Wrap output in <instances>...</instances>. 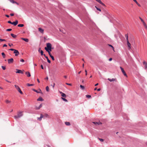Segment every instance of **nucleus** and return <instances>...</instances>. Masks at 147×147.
<instances>
[{"mask_svg":"<svg viewBox=\"0 0 147 147\" xmlns=\"http://www.w3.org/2000/svg\"><path fill=\"white\" fill-rule=\"evenodd\" d=\"M45 49L46 50H48V51H51L52 50V45L50 43H48L47 44V47H45Z\"/></svg>","mask_w":147,"mask_h":147,"instance_id":"nucleus-2","label":"nucleus"},{"mask_svg":"<svg viewBox=\"0 0 147 147\" xmlns=\"http://www.w3.org/2000/svg\"><path fill=\"white\" fill-rule=\"evenodd\" d=\"M1 55H2L3 58H5V54L4 53H3V52L2 53H1Z\"/></svg>","mask_w":147,"mask_h":147,"instance_id":"nucleus-34","label":"nucleus"},{"mask_svg":"<svg viewBox=\"0 0 147 147\" xmlns=\"http://www.w3.org/2000/svg\"><path fill=\"white\" fill-rule=\"evenodd\" d=\"M46 51L48 52V53L50 57H51V56H52V55H51V53H50V52L51 51H48V50H47V49H46Z\"/></svg>","mask_w":147,"mask_h":147,"instance_id":"nucleus-24","label":"nucleus"},{"mask_svg":"<svg viewBox=\"0 0 147 147\" xmlns=\"http://www.w3.org/2000/svg\"><path fill=\"white\" fill-rule=\"evenodd\" d=\"M95 7L96 8V9L97 10L99 11H101V9L100 8L96 6H95Z\"/></svg>","mask_w":147,"mask_h":147,"instance_id":"nucleus-28","label":"nucleus"},{"mask_svg":"<svg viewBox=\"0 0 147 147\" xmlns=\"http://www.w3.org/2000/svg\"><path fill=\"white\" fill-rule=\"evenodd\" d=\"M101 90L100 88H98L97 89V90L98 91H100Z\"/></svg>","mask_w":147,"mask_h":147,"instance_id":"nucleus-58","label":"nucleus"},{"mask_svg":"<svg viewBox=\"0 0 147 147\" xmlns=\"http://www.w3.org/2000/svg\"><path fill=\"white\" fill-rule=\"evenodd\" d=\"M66 84L69 86H71V84L68 83H66Z\"/></svg>","mask_w":147,"mask_h":147,"instance_id":"nucleus-48","label":"nucleus"},{"mask_svg":"<svg viewBox=\"0 0 147 147\" xmlns=\"http://www.w3.org/2000/svg\"><path fill=\"white\" fill-rule=\"evenodd\" d=\"M7 46V45H6V44H4L3 45V47H6Z\"/></svg>","mask_w":147,"mask_h":147,"instance_id":"nucleus-53","label":"nucleus"},{"mask_svg":"<svg viewBox=\"0 0 147 147\" xmlns=\"http://www.w3.org/2000/svg\"><path fill=\"white\" fill-rule=\"evenodd\" d=\"M46 90L47 91L49 92V87L48 86H46Z\"/></svg>","mask_w":147,"mask_h":147,"instance_id":"nucleus-37","label":"nucleus"},{"mask_svg":"<svg viewBox=\"0 0 147 147\" xmlns=\"http://www.w3.org/2000/svg\"><path fill=\"white\" fill-rule=\"evenodd\" d=\"M16 70L17 71H16V73H20L23 74V72L21 70L18 69H16Z\"/></svg>","mask_w":147,"mask_h":147,"instance_id":"nucleus-11","label":"nucleus"},{"mask_svg":"<svg viewBox=\"0 0 147 147\" xmlns=\"http://www.w3.org/2000/svg\"><path fill=\"white\" fill-rule=\"evenodd\" d=\"M5 80L7 81V82H10V83H11V82L8 81V80Z\"/></svg>","mask_w":147,"mask_h":147,"instance_id":"nucleus-63","label":"nucleus"},{"mask_svg":"<svg viewBox=\"0 0 147 147\" xmlns=\"http://www.w3.org/2000/svg\"><path fill=\"white\" fill-rule=\"evenodd\" d=\"M11 35L13 38H16L17 36L15 34H14L12 33H11Z\"/></svg>","mask_w":147,"mask_h":147,"instance_id":"nucleus-25","label":"nucleus"},{"mask_svg":"<svg viewBox=\"0 0 147 147\" xmlns=\"http://www.w3.org/2000/svg\"><path fill=\"white\" fill-rule=\"evenodd\" d=\"M65 124L67 125H70V123L68 122H65Z\"/></svg>","mask_w":147,"mask_h":147,"instance_id":"nucleus-27","label":"nucleus"},{"mask_svg":"<svg viewBox=\"0 0 147 147\" xmlns=\"http://www.w3.org/2000/svg\"><path fill=\"white\" fill-rule=\"evenodd\" d=\"M5 41L6 40L4 39H1V38L0 39V41H1V42H2V41Z\"/></svg>","mask_w":147,"mask_h":147,"instance_id":"nucleus-41","label":"nucleus"},{"mask_svg":"<svg viewBox=\"0 0 147 147\" xmlns=\"http://www.w3.org/2000/svg\"><path fill=\"white\" fill-rule=\"evenodd\" d=\"M23 111H18L17 113V115H15L14 116V118L15 119H17L18 118H20L21 117H22L23 115Z\"/></svg>","mask_w":147,"mask_h":147,"instance_id":"nucleus-1","label":"nucleus"},{"mask_svg":"<svg viewBox=\"0 0 147 147\" xmlns=\"http://www.w3.org/2000/svg\"><path fill=\"white\" fill-rule=\"evenodd\" d=\"M61 99L63 100V101H65V102H67V100L65 98H63V97H62L61 98Z\"/></svg>","mask_w":147,"mask_h":147,"instance_id":"nucleus-38","label":"nucleus"},{"mask_svg":"<svg viewBox=\"0 0 147 147\" xmlns=\"http://www.w3.org/2000/svg\"><path fill=\"white\" fill-rule=\"evenodd\" d=\"M42 107V104H41L39 106L37 107H36V109H39L40 108H41Z\"/></svg>","mask_w":147,"mask_h":147,"instance_id":"nucleus-29","label":"nucleus"},{"mask_svg":"<svg viewBox=\"0 0 147 147\" xmlns=\"http://www.w3.org/2000/svg\"><path fill=\"white\" fill-rule=\"evenodd\" d=\"M97 2L101 4L102 5L105 6V4L102 3L100 0H98Z\"/></svg>","mask_w":147,"mask_h":147,"instance_id":"nucleus-17","label":"nucleus"},{"mask_svg":"<svg viewBox=\"0 0 147 147\" xmlns=\"http://www.w3.org/2000/svg\"><path fill=\"white\" fill-rule=\"evenodd\" d=\"M15 49H9V50L11 51H14L15 50Z\"/></svg>","mask_w":147,"mask_h":147,"instance_id":"nucleus-49","label":"nucleus"},{"mask_svg":"<svg viewBox=\"0 0 147 147\" xmlns=\"http://www.w3.org/2000/svg\"><path fill=\"white\" fill-rule=\"evenodd\" d=\"M112 60V58H109V61H111Z\"/></svg>","mask_w":147,"mask_h":147,"instance_id":"nucleus-54","label":"nucleus"},{"mask_svg":"<svg viewBox=\"0 0 147 147\" xmlns=\"http://www.w3.org/2000/svg\"><path fill=\"white\" fill-rule=\"evenodd\" d=\"M97 2L101 4L102 5L105 6V4L102 3L100 0H98Z\"/></svg>","mask_w":147,"mask_h":147,"instance_id":"nucleus-18","label":"nucleus"},{"mask_svg":"<svg viewBox=\"0 0 147 147\" xmlns=\"http://www.w3.org/2000/svg\"><path fill=\"white\" fill-rule=\"evenodd\" d=\"M21 39L22 40L24 41L25 42H28L29 41V40L28 38H21Z\"/></svg>","mask_w":147,"mask_h":147,"instance_id":"nucleus-14","label":"nucleus"},{"mask_svg":"<svg viewBox=\"0 0 147 147\" xmlns=\"http://www.w3.org/2000/svg\"><path fill=\"white\" fill-rule=\"evenodd\" d=\"M61 95L63 97L65 98L66 97V95L65 93H63Z\"/></svg>","mask_w":147,"mask_h":147,"instance_id":"nucleus-32","label":"nucleus"},{"mask_svg":"<svg viewBox=\"0 0 147 147\" xmlns=\"http://www.w3.org/2000/svg\"><path fill=\"white\" fill-rule=\"evenodd\" d=\"M8 63L9 64H11L13 63V62L14 60L13 58H11L10 59H8L7 60Z\"/></svg>","mask_w":147,"mask_h":147,"instance_id":"nucleus-4","label":"nucleus"},{"mask_svg":"<svg viewBox=\"0 0 147 147\" xmlns=\"http://www.w3.org/2000/svg\"><path fill=\"white\" fill-rule=\"evenodd\" d=\"M133 1L135 2L139 6H140V5L138 3L136 0H133Z\"/></svg>","mask_w":147,"mask_h":147,"instance_id":"nucleus-26","label":"nucleus"},{"mask_svg":"<svg viewBox=\"0 0 147 147\" xmlns=\"http://www.w3.org/2000/svg\"><path fill=\"white\" fill-rule=\"evenodd\" d=\"M120 68L121 71L123 73V75L125 76H126L127 74L126 73L125 71L121 67H120Z\"/></svg>","mask_w":147,"mask_h":147,"instance_id":"nucleus-7","label":"nucleus"},{"mask_svg":"<svg viewBox=\"0 0 147 147\" xmlns=\"http://www.w3.org/2000/svg\"><path fill=\"white\" fill-rule=\"evenodd\" d=\"M38 31L41 33H43L44 32V30L41 28H38Z\"/></svg>","mask_w":147,"mask_h":147,"instance_id":"nucleus-16","label":"nucleus"},{"mask_svg":"<svg viewBox=\"0 0 147 147\" xmlns=\"http://www.w3.org/2000/svg\"><path fill=\"white\" fill-rule=\"evenodd\" d=\"M98 83H97L96 84H95V86H97L98 85Z\"/></svg>","mask_w":147,"mask_h":147,"instance_id":"nucleus-64","label":"nucleus"},{"mask_svg":"<svg viewBox=\"0 0 147 147\" xmlns=\"http://www.w3.org/2000/svg\"><path fill=\"white\" fill-rule=\"evenodd\" d=\"M18 26L19 27H23L24 26V25L23 24H19Z\"/></svg>","mask_w":147,"mask_h":147,"instance_id":"nucleus-31","label":"nucleus"},{"mask_svg":"<svg viewBox=\"0 0 147 147\" xmlns=\"http://www.w3.org/2000/svg\"><path fill=\"white\" fill-rule=\"evenodd\" d=\"M5 102L7 103H10L11 102V101L7 100H6Z\"/></svg>","mask_w":147,"mask_h":147,"instance_id":"nucleus-39","label":"nucleus"},{"mask_svg":"<svg viewBox=\"0 0 147 147\" xmlns=\"http://www.w3.org/2000/svg\"><path fill=\"white\" fill-rule=\"evenodd\" d=\"M63 77H64V78H67V76H64Z\"/></svg>","mask_w":147,"mask_h":147,"instance_id":"nucleus-61","label":"nucleus"},{"mask_svg":"<svg viewBox=\"0 0 147 147\" xmlns=\"http://www.w3.org/2000/svg\"><path fill=\"white\" fill-rule=\"evenodd\" d=\"M51 57L53 60L54 61L55 60L54 57L53 56H51Z\"/></svg>","mask_w":147,"mask_h":147,"instance_id":"nucleus-46","label":"nucleus"},{"mask_svg":"<svg viewBox=\"0 0 147 147\" xmlns=\"http://www.w3.org/2000/svg\"><path fill=\"white\" fill-rule=\"evenodd\" d=\"M125 37L126 38V40H128V35L127 34H125Z\"/></svg>","mask_w":147,"mask_h":147,"instance_id":"nucleus-35","label":"nucleus"},{"mask_svg":"<svg viewBox=\"0 0 147 147\" xmlns=\"http://www.w3.org/2000/svg\"><path fill=\"white\" fill-rule=\"evenodd\" d=\"M98 139L101 142H103L104 141V140L102 138H98Z\"/></svg>","mask_w":147,"mask_h":147,"instance_id":"nucleus-45","label":"nucleus"},{"mask_svg":"<svg viewBox=\"0 0 147 147\" xmlns=\"http://www.w3.org/2000/svg\"><path fill=\"white\" fill-rule=\"evenodd\" d=\"M43 99H42V98L41 97H39L37 99V100L38 101H42L43 100Z\"/></svg>","mask_w":147,"mask_h":147,"instance_id":"nucleus-22","label":"nucleus"},{"mask_svg":"<svg viewBox=\"0 0 147 147\" xmlns=\"http://www.w3.org/2000/svg\"><path fill=\"white\" fill-rule=\"evenodd\" d=\"M40 49H41L40 48H39V49H38V51L39 52H40V51H41Z\"/></svg>","mask_w":147,"mask_h":147,"instance_id":"nucleus-60","label":"nucleus"},{"mask_svg":"<svg viewBox=\"0 0 147 147\" xmlns=\"http://www.w3.org/2000/svg\"><path fill=\"white\" fill-rule=\"evenodd\" d=\"M5 16L7 18H9V16L7 15H6Z\"/></svg>","mask_w":147,"mask_h":147,"instance_id":"nucleus-57","label":"nucleus"},{"mask_svg":"<svg viewBox=\"0 0 147 147\" xmlns=\"http://www.w3.org/2000/svg\"><path fill=\"white\" fill-rule=\"evenodd\" d=\"M40 54H41V55H44V54H43V51H42V50H41L40 51Z\"/></svg>","mask_w":147,"mask_h":147,"instance_id":"nucleus-36","label":"nucleus"},{"mask_svg":"<svg viewBox=\"0 0 147 147\" xmlns=\"http://www.w3.org/2000/svg\"><path fill=\"white\" fill-rule=\"evenodd\" d=\"M127 45L128 47H129V49H130L131 48V44L129 42L128 40H127Z\"/></svg>","mask_w":147,"mask_h":147,"instance_id":"nucleus-19","label":"nucleus"},{"mask_svg":"<svg viewBox=\"0 0 147 147\" xmlns=\"http://www.w3.org/2000/svg\"><path fill=\"white\" fill-rule=\"evenodd\" d=\"M32 90L34 91V92L37 93H42V91H41V89H39V91H38V90H36L35 89H32Z\"/></svg>","mask_w":147,"mask_h":147,"instance_id":"nucleus-10","label":"nucleus"},{"mask_svg":"<svg viewBox=\"0 0 147 147\" xmlns=\"http://www.w3.org/2000/svg\"><path fill=\"white\" fill-rule=\"evenodd\" d=\"M10 1L13 3H16L17 4H18V3L14 1L13 0H9Z\"/></svg>","mask_w":147,"mask_h":147,"instance_id":"nucleus-23","label":"nucleus"},{"mask_svg":"<svg viewBox=\"0 0 147 147\" xmlns=\"http://www.w3.org/2000/svg\"><path fill=\"white\" fill-rule=\"evenodd\" d=\"M17 89L18 91L21 94H23V93L22 91L21 90L20 88L17 85H15L14 86Z\"/></svg>","mask_w":147,"mask_h":147,"instance_id":"nucleus-3","label":"nucleus"},{"mask_svg":"<svg viewBox=\"0 0 147 147\" xmlns=\"http://www.w3.org/2000/svg\"><path fill=\"white\" fill-rule=\"evenodd\" d=\"M55 85V83H53V85L52 86L53 88H54Z\"/></svg>","mask_w":147,"mask_h":147,"instance_id":"nucleus-52","label":"nucleus"},{"mask_svg":"<svg viewBox=\"0 0 147 147\" xmlns=\"http://www.w3.org/2000/svg\"><path fill=\"white\" fill-rule=\"evenodd\" d=\"M26 74L27 75V76L28 77H30L31 76V75L30 73L28 71H26Z\"/></svg>","mask_w":147,"mask_h":147,"instance_id":"nucleus-21","label":"nucleus"},{"mask_svg":"<svg viewBox=\"0 0 147 147\" xmlns=\"http://www.w3.org/2000/svg\"><path fill=\"white\" fill-rule=\"evenodd\" d=\"M11 47V46H12L13 45V44H11V45H10V44H8Z\"/></svg>","mask_w":147,"mask_h":147,"instance_id":"nucleus-59","label":"nucleus"},{"mask_svg":"<svg viewBox=\"0 0 147 147\" xmlns=\"http://www.w3.org/2000/svg\"><path fill=\"white\" fill-rule=\"evenodd\" d=\"M108 45H109V46L113 48V50H114V48L112 45H109V44Z\"/></svg>","mask_w":147,"mask_h":147,"instance_id":"nucleus-42","label":"nucleus"},{"mask_svg":"<svg viewBox=\"0 0 147 147\" xmlns=\"http://www.w3.org/2000/svg\"><path fill=\"white\" fill-rule=\"evenodd\" d=\"M86 96L87 98H89L91 97V96L89 95H86Z\"/></svg>","mask_w":147,"mask_h":147,"instance_id":"nucleus-40","label":"nucleus"},{"mask_svg":"<svg viewBox=\"0 0 147 147\" xmlns=\"http://www.w3.org/2000/svg\"><path fill=\"white\" fill-rule=\"evenodd\" d=\"M20 61L21 62H24V60L23 59H21L20 60Z\"/></svg>","mask_w":147,"mask_h":147,"instance_id":"nucleus-51","label":"nucleus"},{"mask_svg":"<svg viewBox=\"0 0 147 147\" xmlns=\"http://www.w3.org/2000/svg\"><path fill=\"white\" fill-rule=\"evenodd\" d=\"M10 15L11 16H13L14 15V14L13 13H11Z\"/></svg>","mask_w":147,"mask_h":147,"instance_id":"nucleus-55","label":"nucleus"},{"mask_svg":"<svg viewBox=\"0 0 147 147\" xmlns=\"http://www.w3.org/2000/svg\"><path fill=\"white\" fill-rule=\"evenodd\" d=\"M27 85L28 86H33L34 84H29V83H28V84H27Z\"/></svg>","mask_w":147,"mask_h":147,"instance_id":"nucleus-33","label":"nucleus"},{"mask_svg":"<svg viewBox=\"0 0 147 147\" xmlns=\"http://www.w3.org/2000/svg\"><path fill=\"white\" fill-rule=\"evenodd\" d=\"M108 80L110 82H111L113 81H116V79L115 78H112V79H110V78H108Z\"/></svg>","mask_w":147,"mask_h":147,"instance_id":"nucleus-20","label":"nucleus"},{"mask_svg":"<svg viewBox=\"0 0 147 147\" xmlns=\"http://www.w3.org/2000/svg\"><path fill=\"white\" fill-rule=\"evenodd\" d=\"M37 81L38 83H40V82L39 81V80L38 79H37Z\"/></svg>","mask_w":147,"mask_h":147,"instance_id":"nucleus-62","label":"nucleus"},{"mask_svg":"<svg viewBox=\"0 0 147 147\" xmlns=\"http://www.w3.org/2000/svg\"><path fill=\"white\" fill-rule=\"evenodd\" d=\"M44 56L47 59L48 62L49 63H50L51 62V61L49 59L48 57L47 56H46L45 54H44Z\"/></svg>","mask_w":147,"mask_h":147,"instance_id":"nucleus-15","label":"nucleus"},{"mask_svg":"<svg viewBox=\"0 0 147 147\" xmlns=\"http://www.w3.org/2000/svg\"><path fill=\"white\" fill-rule=\"evenodd\" d=\"M80 87L83 90L84 89H85V87L84 86L82 85H80Z\"/></svg>","mask_w":147,"mask_h":147,"instance_id":"nucleus-30","label":"nucleus"},{"mask_svg":"<svg viewBox=\"0 0 147 147\" xmlns=\"http://www.w3.org/2000/svg\"><path fill=\"white\" fill-rule=\"evenodd\" d=\"M41 68L42 69H44V68H43V65H41Z\"/></svg>","mask_w":147,"mask_h":147,"instance_id":"nucleus-56","label":"nucleus"},{"mask_svg":"<svg viewBox=\"0 0 147 147\" xmlns=\"http://www.w3.org/2000/svg\"><path fill=\"white\" fill-rule=\"evenodd\" d=\"M48 116H49L47 114H46L45 115V117H48Z\"/></svg>","mask_w":147,"mask_h":147,"instance_id":"nucleus-50","label":"nucleus"},{"mask_svg":"<svg viewBox=\"0 0 147 147\" xmlns=\"http://www.w3.org/2000/svg\"><path fill=\"white\" fill-rule=\"evenodd\" d=\"M139 18L140 20L143 23V24L144 25V26L145 27V28H147V26L146 25V23L145 22L144 20L140 17H139Z\"/></svg>","mask_w":147,"mask_h":147,"instance_id":"nucleus-5","label":"nucleus"},{"mask_svg":"<svg viewBox=\"0 0 147 147\" xmlns=\"http://www.w3.org/2000/svg\"><path fill=\"white\" fill-rule=\"evenodd\" d=\"M12 30V29L11 28L8 29H7L6 30L7 31H11Z\"/></svg>","mask_w":147,"mask_h":147,"instance_id":"nucleus-43","label":"nucleus"},{"mask_svg":"<svg viewBox=\"0 0 147 147\" xmlns=\"http://www.w3.org/2000/svg\"><path fill=\"white\" fill-rule=\"evenodd\" d=\"M18 21L17 20H16L15 21L12 22V24L14 26H16L18 24Z\"/></svg>","mask_w":147,"mask_h":147,"instance_id":"nucleus-13","label":"nucleus"},{"mask_svg":"<svg viewBox=\"0 0 147 147\" xmlns=\"http://www.w3.org/2000/svg\"><path fill=\"white\" fill-rule=\"evenodd\" d=\"M143 65H144V68L145 69H147V62L145 61H144L143 63Z\"/></svg>","mask_w":147,"mask_h":147,"instance_id":"nucleus-8","label":"nucleus"},{"mask_svg":"<svg viewBox=\"0 0 147 147\" xmlns=\"http://www.w3.org/2000/svg\"><path fill=\"white\" fill-rule=\"evenodd\" d=\"M43 117V115L42 114H41L40 117H37V120L39 121H41L42 120V118Z\"/></svg>","mask_w":147,"mask_h":147,"instance_id":"nucleus-12","label":"nucleus"},{"mask_svg":"<svg viewBox=\"0 0 147 147\" xmlns=\"http://www.w3.org/2000/svg\"><path fill=\"white\" fill-rule=\"evenodd\" d=\"M92 123H93L95 125H100L102 124V123L100 122V121L98 122H92Z\"/></svg>","mask_w":147,"mask_h":147,"instance_id":"nucleus-6","label":"nucleus"},{"mask_svg":"<svg viewBox=\"0 0 147 147\" xmlns=\"http://www.w3.org/2000/svg\"><path fill=\"white\" fill-rule=\"evenodd\" d=\"M2 69L3 70H5V69H6V68H5V66H2Z\"/></svg>","mask_w":147,"mask_h":147,"instance_id":"nucleus-44","label":"nucleus"},{"mask_svg":"<svg viewBox=\"0 0 147 147\" xmlns=\"http://www.w3.org/2000/svg\"><path fill=\"white\" fill-rule=\"evenodd\" d=\"M7 22L8 23L12 24V22H11L10 21H9Z\"/></svg>","mask_w":147,"mask_h":147,"instance_id":"nucleus-47","label":"nucleus"},{"mask_svg":"<svg viewBox=\"0 0 147 147\" xmlns=\"http://www.w3.org/2000/svg\"><path fill=\"white\" fill-rule=\"evenodd\" d=\"M14 53L15 54V55L16 56H17L19 54V51L16 50L15 49L14 51Z\"/></svg>","mask_w":147,"mask_h":147,"instance_id":"nucleus-9","label":"nucleus"}]
</instances>
